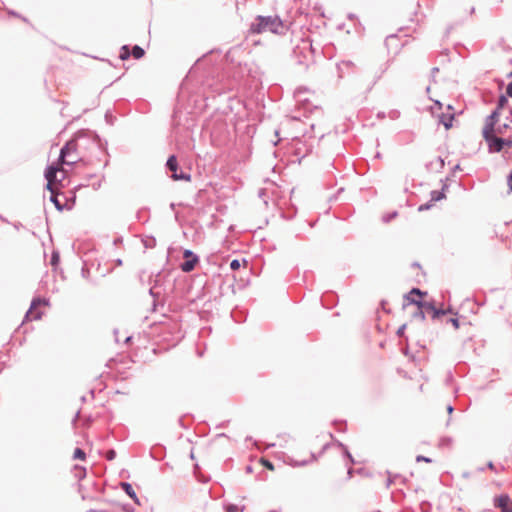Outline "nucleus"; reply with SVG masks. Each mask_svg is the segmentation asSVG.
Here are the masks:
<instances>
[{"mask_svg":"<svg viewBox=\"0 0 512 512\" xmlns=\"http://www.w3.org/2000/svg\"><path fill=\"white\" fill-rule=\"evenodd\" d=\"M116 457V452L114 450H109L106 453V458L108 460H113Z\"/></svg>","mask_w":512,"mask_h":512,"instance_id":"obj_20","label":"nucleus"},{"mask_svg":"<svg viewBox=\"0 0 512 512\" xmlns=\"http://www.w3.org/2000/svg\"><path fill=\"white\" fill-rule=\"evenodd\" d=\"M506 93L508 96L512 97V82H510L507 86Z\"/></svg>","mask_w":512,"mask_h":512,"instance_id":"obj_27","label":"nucleus"},{"mask_svg":"<svg viewBox=\"0 0 512 512\" xmlns=\"http://www.w3.org/2000/svg\"><path fill=\"white\" fill-rule=\"evenodd\" d=\"M508 126L506 124H504L503 126H498L496 127V135L497 134H503L504 132V129H506Z\"/></svg>","mask_w":512,"mask_h":512,"instance_id":"obj_21","label":"nucleus"},{"mask_svg":"<svg viewBox=\"0 0 512 512\" xmlns=\"http://www.w3.org/2000/svg\"><path fill=\"white\" fill-rule=\"evenodd\" d=\"M77 149L78 144L75 140L68 141L66 145L61 149L59 162L56 165H51L47 168L45 172V177L47 179V189L51 191L52 194H54V184L57 181V173L64 172L62 165L75 164L80 160Z\"/></svg>","mask_w":512,"mask_h":512,"instance_id":"obj_1","label":"nucleus"},{"mask_svg":"<svg viewBox=\"0 0 512 512\" xmlns=\"http://www.w3.org/2000/svg\"><path fill=\"white\" fill-rule=\"evenodd\" d=\"M59 263V254L57 252H54L52 254V258H51V265L56 267Z\"/></svg>","mask_w":512,"mask_h":512,"instance_id":"obj_18","label":"nucleus"},{"mask_svg":"<svg viewBox=\"0 0 512 512\" xmlns=\"http://www.w3.org/2000/svg\"><path fill=\"white\" fill-rule=\"evenodd\" d=\"M424 295H426V292L413 288L407 295H405V306L412 304L416 305V313L419 314L422 319H424V313L428 311L433 312V317L445 314V311L435 309L430 303L422 302Z\"/></svg>","mask_w":512,"mask_h":512,"instance_id":"obj_3","label":"nucleus"},{"mask_svg":"<svg viewBox=\"0 0 512 512\" xmlns=\"http://www.w3.org/2000/svg\"><path fill=\"white\" fill-rule=\"evenodd\" d=\"M509 157H512V146L510 148V153H506Z\"/></svg>","mask_w":512,"mask_h":512,"instance_id":"obj_31","label":"nucleus"},{"mask_svg":"<svg viewBox=\"0 0 512 512\" xmlns=\"http://www.w3.org/2000/svg\"><path fill=\"white\" fill-rule=\"evenodd\" d=\"M122 487L131 498H136L135 492L129 483H122Z\"/></svg>","mask_w":512,"mask_h":512,"instance_id":"obj_13","label":"nucleus"},{"mask_svg":"<svg viewBox=\"0 0 512 512\" xmlns=\"http://www.w3.org/2000/svg\"><path fill=\"white\" fill-rule=\"evenodd\" d=\"M416 461H417V462L425 461V462H427V463H430V462H431V459H429V458H427V457H424V456H417Z\"/></svg>","mask_w":512,"mask_h":512,"instance_id":"obj_26","label":"nucleus"},{"mask_svg":"<svg viewBox=\"0 0 512 512\" xmlns=\"http://www.w3.org/2000/svg\"><path fill=\"white\" fill-rule=\"evenodd\" d=\"M488 466H489V468H490V469H493V468H494L493 463H489V465H488Z\"/></svg>","mask_w":512,"mask_h":512,"instance_id":"obj_33","label":"nucleus"},{"mask_svg":"<svg viewBox=\"0 0 512 512\" xmlns=\"http://www.w3.org/2000/svg\"><path fill=\"white\" fill-rule=\"evenodd\" d=\"M48 305V302L46 300L42 299H34L32 301L31 307L26 313V320L27 321H34L41 319L44 311L42 308L46 307Z\"/></svg>","mask_w":512,"mask_h":512,"instance_id":"obj_5","label":"nucleus"},{"mask_svg":"<svg viewBox=\"0 0 512 512\" xmlns=\"http://www.w3.org/2000/svg\"><path fill=\"white\" fill-rule=\"evenodd\" d=\"M498 111L495 110L486 120L485 126L483 128V137L485 140H488L494 136H496V123L498 121Z\"/></svg>","mask_w":512,"mask_h":512,"instance_id":"obj_6","label":"nucleus"},{"mask_svg":"<svg viewBox=\"0 0 512 512\" xmlns=\"http://www.w3.org/2000/svg\"><path fill=\"white\" fill-rule=\"evenodd\" d=\"M51 200L53 201V203L56 205V207H57L59 210H61V209H62V206H61V205H60V203L58 202V200H57V197H56V196L52 195Z\"/></svg>","mask_w":512,"mask_h":512,"instance_id":"obj_23","label":"nucleus"},{"mask_svg":"<svg viewBox=\"0 0 512 512\" xmlns=\"http://www.w3.org/2000/svg\"><path fill=\"white\" fill-rule=\"evenodd\" d=\"M452 325L455 327V328H458L459 327V323H458V320L457 319H451L450 320Z\"/></svg>","mask_w":512,"mask_h":512,"instance_id":"obj_29","label":"nucleus"},{"mask_svg":"<svg viewBox=\"0 0 512 512\" xmlns=\"http://www.w3.org/2000/svg\"><path fill=\"white\" fill-rule=\"evenodd\" d=\"M129 56H130L129 48H128L127 46H123V47L121 48L120 58H121L122 60H126V59H128V58H129Z\"/></svg>","mask_w":512,"mask_h":512,"instance_id":"obj_15","label":"nucleus"},{"mask_svg":"<svg viewBox=\"0 0 512 512\" xmlns=\"http://www.w3.org/2000/svg\"><path fill=\"white\" fill-rule=\"evenodd\" d=\"M260 463L270 471H273L275 469L273 463L265 458H261Z\"/></svg>","mask_w":512,"mask_h":512,"instance_id":"obj_16","label":"nucleus"},{"mask_svg":"<svg viewBox=\"0 0 512 512\" xmlns=\"http://www.w3.org/2000/svg\"><path fill=\"white\" fill-rule=\"evenodd\" d=\"M509 77H512V71L510 72Z\"/></svg>","mask_w":512,"mask_h":512,"instance_id":"obj_34","label":"nucleus"},{"mask_svg":"<svg viewBox=\"0 0 512 512\" xmlns=\"http://www.w3.org/2000/svg\"><path fill=\"white\" fill-rule=\"evenodd\" d=\"M507 103V99L505 96H501L499 98V108L503 107Z\"/></svg>","mask_w":512,"mask_h":512,"instance_id":"obj_24","label":"nucleus"},{"mask_svg":"<svg viewBox=\"0 0 512 512\" xmlns=\"http://www.w3.org/2000/svg\"><path fill=\"white\" fill-rule=\"evenodd\" d=\"M507 182H508V187H509V193H511L512 192V170L508 176Z\"/></svg>","mask_w":512,"mask_h":512,"instance_id":"obj_22","label":"nucleus"},{"mask_svg":"<svg viewBox=\"0 0 512 512\" xmlns=\"http://www.w3.org/2000/svg\"><path fill=\"white\" fill-rule=\"evenodd\" d=\"M184 257H185V258H187V259H190V258H192V257H194V256H193V253H192L191 251L186 250V251L184 252Z\"/></svg>","mask_w":512,"mask_h":512,"instance_id":"obj_28","label":"nucleus"},{"mask_svg":"<svg viewBox=\"0 0 512 512\" xmlns=\"http://www.w3.org/2000/svg\"><path fill=\"white\" fill-rule=\"evenodd\" d=\"M447 410L449 413H451L453 411V408L451 406H448Z\"/></svg>","mask_w":512,"mask_h":512,"instance_id":"obj_32","label":"nucleus"},{"mask_svg":"<svg viewBox=\"0 0 512 512\" xmlns=\"http://www.w3.org/2000/svg\"><path fill=\"white\" fill-rule=\"evenodd\" d=\"M429 207H430V205L426 204V205L420 206V210L428 209Z\"/></svg>","mask_w":512,"mask_h":512,"instance_id":"obj_30","label":"nucleus"},{"mask_svg":"<svg viewBox=\"0 0 512 512\" xmlns=\"http://www.w3.org/2000/svg\"><path fill=\"white\" fill-rule=\"evenodd\" d=\"M453 120H454V115L443 114L440 117V122L444 125V127L446 129H450L452 127Z\"/></svg>","mask_w":512,"mask_h":512,"instance_id":"obj_10","label":"nucleus"},{"mask_svg":"<svg viewBox=\"0 0 512 512\" xmlns=\"http://www.w3.org/2000/svg\"><path fill=\"white\" fill-rule=\"evenodd\" d=\"M132 55L136 59H140L144 55V50L140 46H134L132 49Z\"/></svg>","mask_w":512,"mask_h":512,"instance_id":"obj_11","label":"nucleus"},{"mask_svg":"<svg viewBox=\"0 0 512 512\" xmlns=\"http://www.w3.org/2000/svg\"><path fill=\"white\" fill-rule=\"evenodd\" d=\"M230 267L232 270H238L241 267V262L237 259H234L231 261Z\"/></svg>","mask_w":512,"mask_h":512,"instance_id":"obj_19","label":"nucleus"},{"mask_svg":"<svg viewBox=\"0 0 512 512\" xmlns=\"http://www.w3.org/2000/svg\"><path fill=\"white\" fill-rule=\"evenodd\" d=\"M486 142L488 143V147L491 152H500L504 150L505 153H510L512 138L503 139L501 137L494 136L486 140Z\"/></svg>","mask_w":512,"mask_h":512,"instance_id":"obj_4","label":"nucleus"},{"mask_svg":"<svg viewBox=\"0 0 512 512\" xmlns=\"http://www.w3.org/2000/svg\"><path fill=\"white\" fill-rule=\"evenodd\" d=\"M226 512H242V509L239 508L237 505L230 504L226 506Z\"/></svg>","mask_w":512,"mask_h":512,"instance_id":"obj_17","label":"nucleus"},{"mask_svg":"<svg viewBox=\"0 0 512 512\" xmlns=\"http://www.w3.org/2000/svg\"><path fill=\"white\" fill-rule=\"evenodd\" d=\"M73 458L77 459V460L84 461L85 458H86V454H85V452L82 449L76 448L74 450Z\"/></svg>","mask_w":512,"mask_h":512,"instance_id":"obj_12","label":"nucleus"},{"mask_svg":"<svg viewBox=\"0 0 512 512\" xmlns=\"http://www.w3.org/2000/svg\"><path fill=\"white\" fill-rule=\"evenodd\" d=\"M444 197H445V194L443 192L433 191L431 194V201L436 202V201L443 199Z\"/></svg>","mask_w":512,"mask_h":512,"instance_id":"obj_14","label":"nucleus"},{"mask_svg":"<svg viewBox=\"0 0 512 512\" xmlns=\"http://www.w3.org/2000/svg\"><path fill=\"white\" fill-rule=\"evenodd\" d=\"M167 167L169 168V170L171 172H173L172 174V178L174 180H185V181H191V176L189 174H184V173H180L178 174L177 173V170H178V162H177V159L174 155L170 156L167 160Z\"/></svg>","mask_w":512,"mask_h":512,"instance_id":"obj_7","label":"nucleus"},{"mask_svg":"<svg viewBox=\"0 0 512 512\" xmlns=\"http://www.w3.org/2000/svg\"><path fill=\"white\" fill-rule=\"evenodd\" d=\"M496 507L502 512H512V501L508 495H501L495 499Z\"/></svg>","mask_w":512,"mask_h":512,"instance_id":"obj_8","label":"nucleus"},{"mask_svg":"<svg viewBox=\"0 0 512 512\" xmlns=\"http://www.w3.org/2000/svg\"><path fill=\"white\" fill-rule=\"evenodd\" d=\"M286 30V26L282 20L277 16H258L249 28L251 34H262L265 32H271L274 34H283Z\"/></svg>","mask_w":512,"mask_h":512,"instance_id":"obj_2","label":"nucleus"},{"mask_svg":"<svg viewBox=\"0 0 512 512\" xmlns=\"http://www.w3.org/2000/svg\"><path fill=\"white\" fill-rule=\"evenodd\" d=\"M405 329H406V324H403L401 327H399L398 331H397V334L399 336H403L404 335V332H405Z\"/></svg>","mask_w":512,"mask_h":512,"instance_id":"obj_25","label":"nucleus"},{"mask_svg":"<svg viewBox=\"0 0 512 512\" xmlns=\"http://www.w3.org/2000/svg\"><path fill=\"white\" fill-rule=\"evenodd\" d=\"M197 262H198L197 257H192L191 259H188L181 264V269L184 272H190L195 268V265Z\"/></svg>","mask_w":512,"mask_h":512,"instance_id":"obj_9","label":"nucleus"}]
</instances>
